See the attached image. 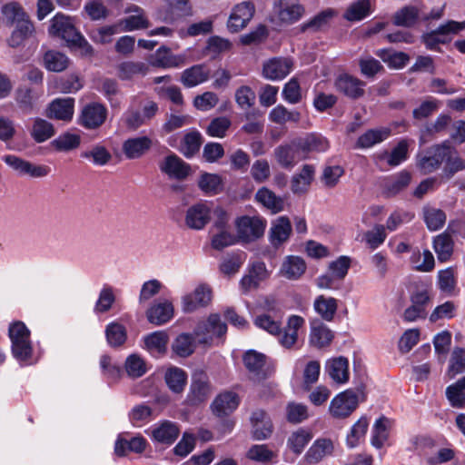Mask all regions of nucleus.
<instances>
[{"label":"nucleus","mask_w":465,"mask_h":465,"mask_svg":"<svg viewBox=\"0 0 465 465\" xmlns=\"http://www.w3.org/2000/svg\"><path fill=\"white\" fill-rule=\"evenodd\" d=\"M81 157L90 160L96 166H104L111 161L112 154L104 146L96 144L82 152Z\"/></svg>","instance_id":"obj_55"},{"label":"nucleus","mask_w":465,"mask_h":465,"mask_svg":"<svg viewBox=\"0 0 465 465\" xmlns=\"http://www.w3.org/2000/svg\"><path fill=\"white\" fill-rule=\"evenodd\" d=\"M227 326L219 314H211L205 321L200 322L194 329V336L200 343H210L216 337L226 333Z\"/></svg>","instance_id":"obj_5"},{"label":"nucleus","mask_w":465,"mask_h":465,"mask_svg":"<svg viewBox=\"0 0 465 465\" xmlns=\"http://www.w3.org/2000/svg\"><path fill=\"white\" fill-rule=\"evenodd\" d=\"M153 409L145 403L134 406L128 413L130 422L134 427H143L153 419Z\"/></svg>","instance_id":"obj_50"},{"label":"nucleus","mask_w":465,"mask_h":465,"mask_svg":"<svg viewBox=\"0 0 465 465\" xmlns=\"http://www.w3.org/2000/svg\"><path fill=\"white\" fill-rule=\"evenodd\" d=\"M325 371L330 378L338 384L349 381V361L345 357L340 356L327 361Z\"/></svg>","instance_id":"obj_25"},{"label":"nucleus","mask_w":465,"mask_h":465,"mask_svg":"<svg viewBox=\"0 0 465 465\" xmlns=\"http://www.w3.org/2000/svg\"><path fill=\"white\" fill-rule=\"evenodd\" d=\"M107 116L106 108L97 103L85 105L80 116V124L87 129H95L101 126Z\"/></svg>","instance_id":"obj_18"},{"label":"nucleus","mask_w":465,"mask_h":465,"mask_svg":"<svg viewBox=\"0 0 465 465\" xmlns=\"http://www.w3.org/2000/svg\"><path fill=\"white\" fill-rule=\"evenodd\" d=\"M210 71L203 64H196L182 73L181 82L186 87H193L208 80Z\"/></svg>","instance_id":"obj_35"},{"label":"nucleus","mask_w":465,"mask_h":465,"mask_svg":"<svg viewBox=\"0 0 465 465\" xmlns=\"http://www.w3.org/2000/svg\"><path fill=\"white\" fill-rule=\"evenodd\" d=\"M433 249L440 262H447L450 260L453 252V241L449 234L441 233L435 237L433 241Z\"/></svg>","instance_id":"obj_52"},{"label":"nucleus","mask_w":465,"mask_h":465,"mask_svg":"<svg viewBox=\"0 0 465 465\" xmlns=\"http://www.w3.org/2000/svg\"><path fill=\"white\" fill-rule=\"evenodd\" d=\"M79 33L73 20L63 14H56L51 20L49 34L57 36L69 44Z\"/></svg>","instance_id":"obj_15"},{"label":"nucleus","mask_w":465,"mask_h":465,"mask_svg":"<svg viewBox=\"0 0 465 465\" xmlns=\"http://www.w3.org/2000/svg\"><path fill=\"white\" fill-rule=\"evenodd\" d=\"M292 63L288 58L275 57L263 64V75L270 80H281L290 74Z\"/></svg>","instance_id":"obj_24"},{"label":"nucleus","mask_w":465,"mask_h":465,"mask_svg":"<svg viewBox=\"0 0 465 465\" xmlns=\"http://www.w3.org/2000/svg\"><path fill=\"white\" fill-rule=\"evenodd\" d=\"M254 5L250 1H243L235 5L227 21V28L232 33L242 30L253 17Z\"/></svg>","instance_id":"obj_11"},{"label":"nucleus","mask_w":465,"mask_h":465,"mask_svg":"<svg viewBox=\"0 0 465 465\" xmlns=\"http://www.w3.org/2000/svg\"><path fill=\"white\" fill-rule=\"evenodd\" d=\"M332 450L333 443L331 440L318 439L309 448L304 456V460L310 464L318 463L324 457L331 454Z\"/></svg>","instance_id":"obj_34"},{"label":"nucleus","mask_w":465,"mask_h":465,"mask_svg":"<svg viewBox=\"0 0 465 465\" xmlns=\"http://www.w3.org/2000/svg\"><path fill=\"white\" fill-rule=\"evenodd\" d=\"M179 432V428L174 422L164 420L152 430V437L159 443L171 445L178 438Z\"/></svg>","instance_id":"obj_31"},{"label":"nucleus","mask_w":465,"mask_h":465,"mask_svg":"<svg viewBox=\"0 0 465 465\" xmlns=\"http://www.w3.org/2000/svg\"><path fill=\"white\" fill-rule=\"evenodd\" d=\"M74 111V100L73 98H56L48 105L45 115L50 119L69 122L73 118Z\"/></svg>","instance_id":"obj_21"},{"label":"nucleus","mask_w":465,"mask_h":465,"mask_svg":"<svg viewBox=\"0 0 465 465\" xmlns=\"http://www.w3.org/2000/svg\"><path fill=\"white\" fill-rule=\"evenodd\" d=\"M305 270L306 263L302 258L290 255L282 261L279 274L287 280L295 281L302 277Z\"/></svg>","instance_id":"obj_27"},{"label":"nucleus","mask_w":465,"mask_h":465,"mask_svg":"<svg viewBox=\"0 0 465 465\" xmlns=\"http://www.w3.org/2000/svg\"><path fill=\"white\" fill-rule=\"evenodd\" d=\"M363 398L361 389H348L337 394L330 402L329 412L334 419L349 417L358 407Z\"/></svg>","instance_id":"obj_2"},{"label":"nucleus","mask_w":465,"mask_h":465,"mask_svg":"<svg viewBox=\"0 0 465 465\" xmlns=\"http://www.w3.org/2000/svg\"><path fill=\"white\" fill-rule=\"evenodd\" d=\"M240 400L236 393L225 391L219 394L212 403L213 412L217 416H225L235 411Z\"/></svg>","instance_id":"obj_29"},{"label":"nucleus","mask_w":465,"mask_h":465,"mask_svg":"<svg viewBox=\"0 0 465 465\" xmlns=\"http://www.w3.org/2000/svg\"><path fill=\"white\" fill-rule=\"evenodd\" d=\"M255 200L272 213H279L283 210V200L266 187L257 191Z\"/></svg>","instance_id":"obj_44"},{"label":"nucleus","mask_w":465,"mask_h":465,"mask_svg":"<svg viewBox=\"0 0 465 465\" xmlns=\"http://www.w3.org/2000/svg\"><path fill=\"white\" fill-rule=\"evenodd\" d=\"M213 299L212 288L204 283L199 284L195 289L183 296L182 309L184 312H193L201 308L207 307Z\"/></svg>","instance_id":"obj_8"},{"label":"nucleus","mask_w":465,"mask_h":465,"mask_svg":"<svg viewBox=\"0 0 465 465\" xmlns=\"http://www.w3.org/2000/svg\"><path fill=\"white\" fill-rule=\"evenodd\" d=\"M465 371V349L454 348L450 359L447 374L450 379Z\"/></svg>","instance_id":"obj_64"},{"label":"nucleus","mask_w":465,"mask_h":465,"mask_svg":"<svg viewBox=\"0 0 465 465\" xmlns=\"http://www.w3.org/2000/svg\"><path fill=\"white\" fill-rule=\"evenodd\" d=\"M298 140L282 143L274 148L273 158L277 164L286 170H292L302 159Z\"/></svg>","instance_id":"obj_10"},{"label":"nucleus","mask_w":465,"mask_h":465,"mask_svg":"<svg viewBox=\"0 0 465 465\" xmlns=\"http://www.w3.org/2000/svg\"><path fill=\"white\" fill-rule=\"evenodd\" d=\"M446 397L453 408L465 407V376L447 387Z\"/></svg>","instance_id":"obj_48"},{"label":"nucleus","mask_w":465,"mask_h":465,"mask_svg":"<svg viewBox=\"0 0 465 465\" xmlns=\"http://www.w3.org/2000/svg\"><path fill=\"white\" fill-rule=\"evenodd\" d=\"M4 162L15 171L19 175H27L32 178H43L47 176L51 168L44 164H34L13 154L5 155Z\"/></svg>","instance_id":"obj_9"},{"label":"nucleus","mask_w":465,"mask_h":465,"mask_svg":"<svg viewBox=\"0 0 465 465\" xmlns=\"http://www.w3.org/2000/svg\"><path fill=\"white\" fill-rule=\"evenodd\" d=\"M212 214V203L200 202L187 208L184 213V223L195 231L203 230L210 222Z\"/></svg>","instance_id":"obj_7"},{"label":"nucleus","mask_w":465,"mask_h":465,"mask_svg":"<svg viewBox=\"0 0 465 465\" xmlns=\"http://www.w3.org/2000/svg\"><path fill=\"white\" fill-rule=\"evenodd\" d=\"M305 6L299 0H274L273 13L283 25H292L305 15Z\"/></svg>","instance_id":"obj_4"},{"label":"nucleus","mask_w":465,"mask_h":465,"mask_svg":"<svg viewBox=\"0 0 465 465\" xmlns=\"http://www.w3.org/2000/svg\"><path fill=\"white\" fill-rule=\"evenodd\" d=\"M371 14V3L369 0H359L352 3L344 13L343 16L351 22L364 19Z\"/></svg>","instance_id":"obj_57"},{"label":"nucleus","mask_w":465,"mask_h":465,"mask_svg":"<svg viewBox=\"0 0 465 465\" xmlns=\"http://www.w3.org/2000/svg\"><path fill=\"white\" fill-rule=\"evenodd\" d=\"M312 439V434L310 430L298 429L289 436L287 447L296 455H300Z\"/></svg>","instance_id":"obj_51"},{"label":"nucleus","mask_w":465,"mask_h":465,"mask_svg":"<svg viewBox=\"0 0 465 465\" xmlns=\"http://www.w3.org/2000/svg\"><path fill=\"white\" fill-rule=\"evenodd\" d=\"M315 167L312 164H304L302 169L296 173L291 182L292 191L294 193H304L308 190L314 179Z\"/></svg>","instance_id":"obj_33"},{"label":"nucleus","mask_w":465,"mask_h":465,"mask_svg":"<svg viewBox=\"0 0 465 465\" xmlns=\"http://www.w3.org/2000/svg\"><path fill=\"white\" fill-rule=\"evenodd\" d=\"M124 13L127 15V16L117 22L120 31L132 32L146 29L150 26V22L146 13L141 6L134 4H129L124 8Z\"/></svg>","instance_id":"obj_6"},{"label":"nucleus","mask_w":465,"mask_h":465,"mask_svg":"<svg viewBox=\"0 0 465 465\" xmlns=\"http://www.w3.org/2000/svg\"><path fill=\"white\" fill-rule=\"evenodd\" d=\"M364 85L365 84L362 81L350 74H341L335 81L337 90L352 99L363 95Z\"/></svg>","instance_id":"obj_26"},{"label":"nucleus","mask_w":465,"mask_h":465,"mask_svg":"<svg viewBox=\"0 0 465 465\" xmlns=\"http://www.w3.org/2000/svg\"><path fill=\"white\" fill-rule=\"evenodd\" d=\"M457 285V272L453 267L440 270L437 274V286L447 295H452Z\"/></svg>","instance_id":"obj_45"},{"label":"nucleus","mask_w":465,"mask_h":465,"mask_svg":"<svg viewBox=\"0 0 465 465\" xmlns=\"http://www.w3.org/2000/svg\"><path fill=\"white\" fill-rule=\"evenodd\" d=\"M4 21L10 25H20L25 23H32L20 4L11 2L4 5L1 8Z\"/></svg>","instance_id":"obj_32"},{"label":"nucleus","mask_w":465,"mask_h":465,"mask_svg":"<svg viewBox=\"0 0 465 465\" xmlns=\"http://www.w3.org/2000/svg\"><path fill=\"white\" fill-rule=\"evenodd\" d=\"M302 153H323L329 149L328 140L319 134H309L304 138L297 139Z\"/></svg>","instance_id":"obj_43"},{"label":"nucleus","mask_w":465,"mask_h":465,"mask_svg":"<svg viewBox=\"0 0 465 465\" xmlns=\"http://www.w3.org/2000/svg\"><path fill=\"white\" fill-rule=\"evenodd\" d=\"M11 351L14 358L21 365H32L37 361L34 356L30 331L22 322H15L9 327Z\"/></svg>","instance_id":"obj_1"},{"label":"nucleus","mask_w":465,"mask_h":465,"mask_svg":"<svg viewBox=\"0 0 465 465\" xmlns=\"http://www.w3.org/2000/svg\"><path fill=\"white\" fill-rule=\"evenodd\" d=\"M44 64L48 71L62 72L69 66L70 59L64 53L50 50L44 55Z\"/></svg>","instance_id":"obj_49"},{"label":"nucleus","mask_w":465,"mask_h":465,"mask_svg":"<svg viewBox=\"0 0 465 465\" xmlns=\"http://www.w3.org/2000/svg\"><path fill=\"white\" fill-rule=\"evenodd\" d=\"M174 314L172 302L163 299L153 302L146 311L148 322L153 325L160 326L170 322Z\"/></svg>","instance_id":"obj_16"},{"label":"nucleus","mask_w":465,"mask_h":465,"mask_svg":"<svg viewBox=\"0 0 465 465\" xmlns=\"http://www.w3.org/2000/svg\"><path fill=\"white\" fill-rule=\"evenodd\" d=\"M376 158L381 163H387L392 167L397 166L408 158V143L401 140L391 152H380L376 154Z\"/></svg>","instance_id":"obj_30"},{"label":"nucleus","mask_w":465,"mask_h":465,"mask_svg":"<svg viewBox=\"0 0 465 465\" xmlns=\"http://www.w3.org/2000/svg\"><path fill=\"white\" fill-rule=\"evenodd\" d=\"M212 392V387L205 375L194 376L186 396V403L191 406L200 405L211 397Z\"/></svg>","instance_id":"obj_13"},{"label":"nucleus","mask_w":465,"mask_h":465,"mask_svg":"<svg viewBox=\"0 0 465 465\" xmlns=\"http://www.w3.org/2000/svg\"><path fill=\"white\" fill-rule=\"evenodd\" d=\"M144 346L152 354H163L166 351L169 336L164 331H153L143 338Z\"/></svg>","instance_id":"obj_42"},{"label":"nucleus","mask_w":465,"mask_h":465,"mask_svg":"<svg viewBox=\"0 0 465 465\" xmlns=\"http://www.w3.org/2000/svg\"><path fill=\"white\" fill-rule=\"evenodd\" d=\"M305 320L299 315H291L283 330L281 329L279 343L285 349H292L298 342L299 331L304 327Z\"/></svg>","instance_id":"obj_14"},{"label":"nucleus","mask_w":465,"mask_h":465,"mask_svg":"<svg viewBox=\"0 0 465 465\" xmlns=\"http://www.w3.org/2000/svg\"><path fill=\"white\" fill-rule=\"evenodd\" d=\"M153 146V141L148 136L128 138L123 143L122 151L129 160L143 157Z\"/></svg>","instance_id":"obj_20"},{"label":"nucleus","mask_w":465,"mask_h":465,"mask_svg":"<svg viewBox=\"0 0 465 465\" xmlns=\"http://www.w3.org/2000/svg\"><path fill=\"white\" fill-rule=\"evenodd\" d=\"M313 307L315 312L325 321L333 320L338 309V301L333 297L320 295L316 297Z\"/></svg>","instance_id":"obj_40"},{"label":"nucleus","mask_w":465,"mask_h":465,"mask_svg":"<svg viewBox=\"0 0 465 465\" xmlns=\"http://www.w3.org/2000/svg\"><path fill=\"white\" fill-rule=\"evenodd\" d=\"M465 28V22L448 21L441 25L437 30L423 36V41L427 48L436 49L440 43H443L444 36L451 34H457Z\"/></svg>","instance_id":"obj_17"},{"label":"nucleus","mask_w":465,"mask_h":465,"mask_svg":"<svg viewBox=\"0 0 465 465\" xmlns=\"http://www.w3.org/2000/svg\"><path fill=\"white\" fill-rule=\"evenodd\" d=\"M450 152V145L447 143L433 146L420 158L418 165L424 173H432L445 161Z\"/></svg>","instance_id":"obj_12"},{"label":"nucleus","mask_w":465,"mask_h":465,"mask_svg":"<svg viewBox=\"0 0 465 465\" xmlns=\"http://www.w3.org/2000/svg\"><path fill=\"white\" fill-rule=\"evenodd\" d=\"M391 135V129L387 127H381L377 129H370L361 134L357 141L359 148L366 149L380 143Z\"/></svg>","instance_id":"obj_39"},{"label":"nucleus","mask_w":465,"mask_h":465,"mask_svg":"<svg viewBox=\"0 0 465 465\" xmlns=\"http://www.w3.org/2000/svg\"><path fill=\"white\" fill-rule=\"evenodd\" d=\"M292 232V225L288 217L280 216L275 219L270 228V242L279 247L288 241Z\"/></svg>","instance_id":"obj_28"},{"label":"nucleus","mask_w":465,"mask_h":465,"mask_svg":"<svg viewBox=\"0 0 465 465\" xmlns=\"http://www.w3.org/2000/svg\"><path fill=\"white\" fill-rule=\"evenodd\" d=\"M333 339L331 331L322 323L313 324L310 332V344L316 348L328 346Z\"/></svg>","instance_id":"obj_46"},{"label":"nucleus","mask_w":465,"mask_h":465,"mask_svg":"<svg viewBox=\"0 0 465 465\" xmlns=\"http://www.w3.org/2000/svg\"><path fill=\"white\" fill-rule=\"evenodd\" d=\"M392 421L382 416L373 424L371 442L375 448H381L388 440Z\"/></svg>","instance_id":"obj_38"},{"label":"nucleus","mask_w":465,"mask_h":465,"mask_svg":"<svg viewBox=\"0 0 465 465\" xmlns=\"http://www.w3.org/2000/svg\"><path fill=\"white\" fill-rule=\"evenodd\" d=\"M160 170L170 178L183 180L188 176L190 167L176 154L171 153L160 163Z\"/></svg>","instance_id":"obj_22"},{"label":"nucleus","mask_w":465,"mask_h":465,"mask_svg":"<svg viewBox=\"0 0 465 465\" xmlns=\"http://www.w3.org/2000/svg\"><path fill=\"white\" fill-rule=\"evenodd\" d=\"M147 441L141 436L133 437L131 440H125L121 435L115 441L114 452L117 456L126 455V451L130 450L135 453L143 452L146 448Z\"/></svg>","instance_id":"obj_37"},{"label":"nucleus","mask_w":465,"mask_h":465,"mask_svg":"<svg viewBox=\"0 0 465 465\" xmlns=\"http://www.w3.org/2000/svg\"><path fill=\"white\" fill-rule=\"evenodd\" d=\"M198 186L205 194H216L222 189V178L216 173H202L198 181Z\"/></svg>","instance_id":"obj_59"},{"label":"nucleus","mask_w":465,"mask_h":465,"mask_svg":"<svg viewBox=\"0 0 465 465\" xmlns=\"http://www.w3.org/2000/svg\"><path fill=\"white\" fill-rule=\"evenodd\" d=\"M122 121L124 125L132 131H135L147 124L143 117L142 112L136 107L134 102H133L129 108L124 113Z\"/></svg>","instance_id":"obj_61"},{"label":"nucleus","mask_w":465,"mask_h":465,"mask_svg":"<svg viewBox=\"0 0 465 465\" xmlns=\"http://www.w3.org/2000/svg\"><path fill=\"white\" fill-rule=\"evenodd\" d=\"M336 15L335 11L333 9L328 8L325 9L316 15H314L312 18H311L309 21L303 23L301 25V31H312L316 32L323 27H325L330 21Z\"/></svg>","instance_id":"obj_53"},{"label":"nucleus","mask_w":465,"mask_h":465,"mask_svg":"<svg viewBox=\"0 0 465 465\" xmlns=\"http://www.w3.org/2000/svg\"><path fill=\"white\" fill-rule=\"evenodd\" d=\"M266 227V221L257 215H243L236 219L237 237L243 242H252L262 237Z\"/></svg>","instance_id":"obj_3"},{"label":"nucleus","mask_w":465,"mask_h":465,"mask_svg":"<svg viewBox=\"0 0 465 465\" xmlns=\"http://www.w3.org/2000/svg\"><path fill=\"white\" fill-rule=\"evenodd\" d=\"M186 53L173 54L168 47L161 46L154 54L153 64L163 68H177L187 63Z\"/></svg>","instance_id":"obj_23"},{"label":"nucleus","mask_w":465,"mask_h":465,"mask_svg":"<svg viewBox=\"0 0 465 465\" xmlns=\"http://www.w3.org/2000/svg\"><path fill=\"white\" fill-rule=\"evenodd\" d=\"M213 28V19L207 18L203 21L191 24L185 30L181 29L179 35L182 38L194 37L210 34Z\"/></svg>","instance_id":"obj_60"},{"label":"nucleus","mask_w":465,"mask_h":465,"mask_svg":"<svg viewBox=\"0 0 465 465\" xmlns=\"http://www.w3.org/2000/svg\"><path fill=\"white\" fill-rule=\"evenodd\" d=\"M195 349L193 335L189 333H182L178 335L172 344L173 351L180 357L190 356Z\"/></svg>","instance_id":"obj_56"},{"label":"nucleus","mask_w":465,"mask_h":465,"mask_svg":"<svg viewBox=\"0 0 465 465\" xmlns=\"http://www.w3.org/2000/svg\"><path fill=\"white\" fill-rule=\"evenodd\" d=\"M411 262L415 270L423 272L432 271L435 266L433 254L429 250H424L422 253L420 252H413L411 257Z\"/></svg>","instance_id":"obj_62"},{"label":"nucleus","mask_w":465,"mask_h":465,"mask_svg":"<svg viewBox=\"0 0 465 465\" xmlns=\"http://www.w3.org/2000/svg\"><path fill=\"white\" fill-rule=\"evenodd\" d=\"M105 335L111 346L117 347L126 341V330L119 322H111L105 328Z\"/></svg>","instance_id":"obj_63"},{"label":"nucleus","mask_w":465,"mask_h":465,"mask_svg":"<svg viewBox=\"0 0 465 465\" xmlns=\"http://www.w3.org/2000/svg\"><path fill=\"white\" fill-rule=\"evenodd\" d=\"M243 362L246 369L253 375V378L260 380L261 371L265 364V355L256 351H248L243 356Z\"/></svg>","instance_id":"obj_54"},{"label":"nucleus","mask_w":465,"mask_h":465,"mask_svg":"<svg viewBox=\"0 0 465 465\" xmlns=\"http://www.w3.org/2000/svg\"><path fill=\"white\" fill-rule=\"evenodd\" d=\"M250 421L251 433L254 440H263L271 437L273 427L271 418L264 411H254L251 415Z\"/></svg>","instance_id":"obj_19"},{"label":"nucleus","mask_w":465,"mask_h":465,"mask_svg":"<svg viewBox=\"0 0 465 465\" xmlns=\"http://www.w3.org/2000/svg\"><path fill=\"white\" fill-rule=\"evenodd\" d=\"M269 119L278 124H284L288 122L297 123L301 119V114L298 111H290L282 104H278L270 112Z\"/></svg>","instance_id":"obj_58"},{"label":"nucleus","mask_w":465,"mask_h":465,"mask_svg":"<svg viewBox=\"0 0 465 465\" xmlns=\"http://www.w3.org/2000/svg\"><path fill=\"white\" fill-rule=\"evenodd\" d=\"M164 381L172 392L180 394L187 383V374L183 369L172 366L165 371Z\"/></svg>","instance_id":"obj_36"},{"label":"nucleus","mask_w":465,"mask_h":465,"mask_svg":"<svg viewBox=\"0 0 465 465\" xmlns=\"http://www.w3.org/2000/svg\"><path fill=\"white\" fill-rule=\"evenodd\" d=\"M252 461L263 465L271 464L277 458L276 452L272 450L266 444H254L249 448L245 454Z\"/></svg>","instance_id":"obj_41"},{"label":"nucleus","mask_w":465,"mask_h":465,"mask_svg":"<svg viewBox=\"0 0 465 465\" xmlns=\"http://www.w3.org/2000/svg\"><path fill=\"white\" fill-rule=\"evenodd\" d=\"M54 125L42 118H35L30 130L31 137L36 143H44L54 135Z\"/></svg>","instance_id":"obj_47"}]
</instances>
